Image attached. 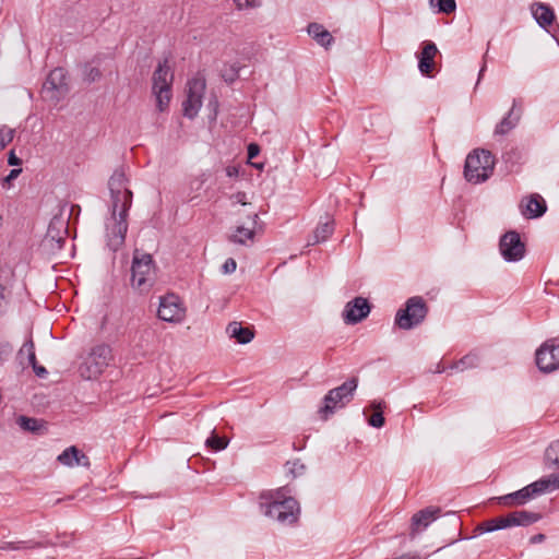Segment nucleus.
Masks as SVG:
<instances>
[{
	"mask_svg": "<svg viewBox=\"0 0 559 559\" xmlns=\"http://www.w3.org/2000/svg\"><path fill=\"white\" fill-rule=\"evenodd\" d=\"M284 490L263 491L259 497V508L262 514L280 524L293 525L299 518V503L295 498L286 497Z\"/></svg>",
	"mask_w": 559,
	"mask_h": 559,
	"instance_id": "f257e3e1",
	"label": "nucleus"
},
{
	"mask_svg": "<svg viewBox=\"0 0 559 559\" xmlns=\"http://www.w3.org/2000/svg\"><path fill=\"white\" fill-rule=\"evenodd\" d=\"M495 163L490 151L476 148L465 159L464 178L474 185L484 182L492 175Z\"/></svg>",
	"mask_w": 559,
	"mask_h": 559,
	"instance_id": "f03ea898",
	"label": "nucleus"
},
{
	"mask_svg": "<svg viewBox=\"0 0 559 559\" xmlns=\"http://www.w3.org/2000/svg\"><path fill=\"white\" fill-rule=\"evenodd\" d=\"M154 266L155 262L150 253H141L135 249L131 263V287L140 294L148 293L154 285L152 276Z\"/></svg>",
	"mask_w": 559,
	"mask_h": 559,
	"instance_id": "7ed1b4c3",
	"label": "nucleus"
},
{
	"mask_svg": "<svg viewBox=\"0 0 559 559\" xmlns=\"http://www.w3.org/2000/svg\"><path fill=\"white\" fill-rule=\"evenodd\" d=\"M358 386V378L352 377L341 385L330 390L322 400L318 413L322 417L333 415L335 411L345 407L354 397Z\"/></svg>",
	"mask_w": 559,
	"mask_h": 559,
	"instance_id": "20e7f679",
	"label": "nucleus"
},
{
	"mask_svg": "<svg viewBox=\"0 0 559 559\" xmlns=\"http://www.w3.org/2000/svg\"><path fill=\"white\" fill-rule=\"evenodd\" d=\"M428 310V305L421 296L411 297L404 307L397 310L394 323L401 330H412L424 322Z\"/></svg>",
	"mask_w": 559,
	"mask_h": 559,
	"instance_id": "39448f33",
	"label": "nucleus"
},
{
	"mask_svg": "<svg viewBox=\"0 0 559 559\" xmlns=\"http://www.w3.org/2000/svg\"><path fill=\"white\" fill-rule=\"evenodd\" d=\"M132 191H128L126 193L124 201L118 209V217L116 214L114 215V211L111 210V215L115 221L112 228L107 233V246L112 252H117L121 249L126 242V235L128 231V213L132 205Z\"/></svg>",
	"mask_w": 559,
	"mask_h": 559,
	"instance_id": "423d86ee",
	"label": "nucleus"
},
{
	"mask_svg": "<svg viewBox=\"0 0 559 559\" xmlns=\"http://www.w3.org/2000/svg\"><path fill=\"white\" fill-rule=\"evenodd\" d=\"M114 359L110 345L102 343L91 348L84 362L81 365V374L87 379L97 378L104 372Z\"/></svg>",
	"mask_w": 559,
	"mask_h": 559,
	"instance_id": "0eeeda50",
	"label": "nucleus"
},
{
	"mask_svg": "<svg viewBox=\"0 0 559 559\" xmlns=\"http://www.w3.org/2000/svg\"><path fill=\"white\" fill-rule=\"evenodd\" d=\"M167 62V59L159 62L152 78V90L156 97L157 108L160 112L168 108L171 99V83L174 74L170 72Z\"/></svg>",
	"mask_w": 559,
	"mask_h": 559,
	"instance_id": "6e6552de",
	"label": "nucleus"
},
{
	"mask_svg": "<svg viewBox=\"0 0 559 559\" xmlns=\"http://www.w3.org/2000/svg\"><path fill=\"white\" fill-rule=\"evenodd\" d=\"M539 371L550 373L559 369V336L546 340L535 353Z\"/></svg>",
	"mask_w": 559,
	"mask_h": 559,
	"instance_id": "1a4fd4ad",
	"label": "nucleus"
},
{
	"mask_svg": "<svg viewBox=\"0 0 559 559\" xmlns=\"http://www.w3.org/2000/svg\"><path fill=\"white\" fill-rule=\"evenodd\" d=\"M187 86V98L182 103V111L185 117L194 119L202 106L206 82L202 76H194L188 81Z\"/></svg>",
	"mask_w": 559,
	"mask_h": 559,
	"instance_id": "9d476101",
	"label": "nucleus"
},
{
	"mask_svg": "<svg viewBox=\"0 0 559 559\" xmlns=\"http://www.w3.org/2000/svg\"><path fill=\"white\" fill-rule=\"evenodd\" d=\"M69 92L68 72L61 67L52 69L43 85V93L51 102L58 103Z\"/></svg>",
	"mask_w": 559,
	"mask_h": 559,
	"instance_id": "9b49d317",
	"label": "nucleus"
},
{
	"mask_svg": "<svg viewBox=\"0 0 559 559\" xmlns=\"http://www.w3.org/2000/svg\"><path fill=\"white\" fill-rule=\"evenodd\" d=\"M499 251L506 262H518L525 255V243L516 230L504 233L499 240Z\"/></svg>",
	"mask_w": 559,
	"mask_h": 559,
	"instance_id": "f8f14e48",
	"label": "nucleus"
},
{
	"mask_svg": "<svg viewBox=\"0 0 559 559\" xmlns=\"http://www.w3.org/2000/svg\"><path fill=\"white\" fill-rule=\"evenodd\" d=\"M186 308L176 294H167L160 297L157 317L162 321L177 323L183 320Z\"/></svg>",
	"mask_w": 559,
	"mask_h": 559,
	"instance_id": "ddd939ff",
	"label": "nucleus"
},
{
	"mask_svg": "<svg viewBox=\"0 0 559 559\" xmlns=\"http://www.w3.org/2000/svg\"><path fill=\"white\" fill-rule=\"evenodd\" d=\"M68 235V222L61 217H53L49 225L47 233L44 238V243L51 251H60L67 239Z\"/></svg>",
	"mask_w": 559,
	"mask_h": 559,
	"instance_id": "4468645a",
	"label": "nucleus"
},
{
	"mask_svg": "<svg viewBox=\"0 0 559 559\" xmlns=\"http://www.w3.org/2000/svg\"><path fill=\"white\" fill-rule=\"evenodd\" d=\"M371 305L367 298L358 296L348 301L343 310L342 317L346 324H357L368 317Z\"/></svg>",
	"mask_w": 559,
	"mask_h": 559,
	"instance_id": "2eb2a0df",
	"label": "nucleus"
},
{
	"mask_svg": "<svg viewBox=\"0 0 559 559\" xmlns=\"http://www.w3.org/2000/svg\"><path fill=\"white\" fill-rule=\"evenodd\" d=\"M126 182L127 177L122 169H116L109 178L108 186L111 195V207L114 214L117 213L119 206L122 204V201H124L126 193L130 191L129 189L124 188Z\"/></svg>",
	"mask_w": 559,
	"mask_h": 559,
	"instance_id": "dca6fc26",
	"label": "nucleus"
},
{
	"mask_svg": "<svg viewBox=\"0 0 559 559\" xmlns=\"http://www.w3.org/2000/svg\"><path fill=\"white\" fill-rule=\"evenodd\" d=\"M522 116V104L519 99H513L512 107L508 114L497 123L493 135L503 136L513 130L520 122Z\"/></svg>",
	"mask_w": 559,
	"mask_h": 559,
	"instance_id": "f3484780",
	"label": "nucleus"
},
{
	"mask_svg": "<svg viewBox=\"0 0 559 559\" xmlns=\"http://www.w3.org/2000/svg\"><path fill=\"white\" fill-rule=\"evenodd\" d=\"M441 508L432 506L416 512L411 520V536L414 537L417 531H424L425 528H427L433 521H436L441 515Z\"/></svg>",
	"mask_w": 559,
	"mask_h": 559,
	"instance_id": "a211bd4d",
	"label": "nucleus"
},
{
	"mask_svg": "<svg viewBox=\"0 0 559 559\" xmlns=\"http://www.w3.org/2000/svg\"><path fill=\"white\" fill-rule=\"evenodd\" d=\"M437 53L438 48L433 41L426 40L423 43L421 51L417 55L418 70L423 75L432 76Z\"/></svg>",
	"mask_w": 559,
	"mask_h": 559,
	"instance_id": "6ab92c4d",
	"label": "nucleus"
},
{
	"mask_svg": "<svg viewBox=\"0 0 559 559\" xmlns=\"http://www.w3.org/2000/svg\"><path fill=\"white\" fill-rule=\"evenodd\" d=\"M57 462L67 467L84 466L90 467L88 456L78 447L71 445L64 449L58 456Z\"/></svg>",
	"mask_w": 559,
	"mask_h": 559,
	"instance_id": "aec40b11",
	"label": "nucleus"
},
{
	"mask_svg": "<svg viewBox=\"0 0 559 559\" xmlns=\"http://www.w3.org/2000/svg\"><path fill=\"white\" fill-rule=\"evenodd\" d=\"M531 12L536 23L546 32H550L556 19L552 8L543 2H534L531 5Z\"/></svg>",
	"mask_w": 559,
	"mask_h": 559,
	"instance_id": "412c9836",
	"label": "nucleus"
},
{
	"mask_svg": "<svg viewBox=\"0 0 559 559\" xmlns=\"http://www.w3.org/2000/svg\"><path fill=\"white\" fill-rule=\"evenodd\" d=\"M508 528L512 526L527 527L542 520L543 515L538 512L527 510H518L508 513L507 515Z\"/></svg>",
	"mask_w": 559,
	"mask_h": 559,
	"instance_id": "4be33fe9",
	"label": "nucleus"
},
{
	"mask_svg": "<svg viewBox=\"0 0 559 559\" xmlns=\"http://www.w3.org/2000/svg\"><path fill=\"white\" fill-rule=\"evenodd\" d=\"M128 340L134 346L144 348L148 345L154 336V332L146 324H138L136 326L129 328Z\"/></svg>",
	"mask_w": 559,
	"mask_h": 559,
	"instance_id": "5701e85b",
	"label": "nucleus"
},
{
	"mask_svg": "<svg viewBox=\"0 0 559 559\" xmlns=\"http://www.w3.org/2000/svg\"><path fill=\"white\" fill-rule=\"evenodd\" d=\"M547 211V204L542 195L534 193L527 198L525 209L522 210V214L526 218H538L543 216Z\"/></svg>",
	"mask_w": 559,
	"mask_h": 559,
	"instance_id": "b1692460",
	"label": "nucleus"
},
{
	"mask_svg": "<svg viewBox=\"0 0 559 559\" xmlns=\"http://www.w3.org/2000/svg\"><path fill=\"white\" fill-rule=\"evenodd\" d=\"M226 332L228 335L237 341L239 344H248L254 337V330L251 328H245L239 322H230Z\"/></svg>",
	"mask_w": 559,
	"mask_h": 559,
	"instance_id": "393cba45",
	"label": "nucleus"
},
{
	"mask_svg": "<svg viewBox=\"0 0 559 559\" xmlns=\"http://www.w3.org/2000/svg\"><path fill=\"white\" fill-rule=\"evenodd\" d=\"M502 162L508 171H518L523 164L524 154L519 147H510L502 153Z\"/></svg>",
	"mask_w": 559,
	"mask_h": 559,
	"instance_id": "a878e982",
	"label": "nucleus"
},
{
	"mask_svg": "<svg viewBox=\"0 0 559 559\" xmlns=\"http://www.w3.org/2000/svg\"><path fill=\"white\" fill-rule=\"evenodd\" d=\"M308 34L322 47L328 48L334 41L331 33L319 23H310L307 27Z\"/></svg>",
	"mask_w": 559,
	"mask_h": 559,
	"instance_id": "bb28decb",
	"label": "nucleus"
},
{
	"mask_svg": "<svg viewBox=\"0 0 559 559\" xmlns=\"http://www.w3.org/2000/svg\"><path fill=\"white\" fill-rule=\"evenodd\" d=\"M105 58L104 55H96L93 57L91 62H86L83 66V81L87 83H94L102 79L103 73L99 70L98 67H92V63L100 64L103 59Z\"/></svg>",
	"mask_w": 559,
	"mask_h": 559,
	"instance_id": "cd10ccee",
	"label": "nucleus"
},
{
	"mask_svg": "<svg viewBox=\"0 0 559 559\" xmlns=\"http://www.w3.org/2000/svg\"><path fill=\"white\" fill-rule=\"evenodd\" d=\"M499 503L504 506H523L530 499V493L527 492V489L523 487L520 490H516L514 492L501 496L497 498Z\"/></svg>",
	"mask_w": 559,
	"mask_h": 559,
	"instance_id": "c85d7f7f",
	"label": "nucleus"
},
{
	"mask_svg": "<svg viewBox=\"0 0 559 559\" xmlns=\"http://www.w3.org/2000/svg\"><path fill=\"white\" fill-rule=\"evenodd\" d=\"M508 528L507 516H497L487 521L481 522L477 525L476 531L479 534L491 533L499 530Z\"/></svg>",
	"mask_w": 559,
	"mask_h": 559,
	"instance_id": "c756f323",
	"label": "nucleus"
},
{
	"mask_svg": "<svg viewBox=\"0 0 559 559\" xmlns=\"http://www.w3.org/2000/svg\"><path fill=\"white\" fill-rule=\"evenodd\" d=\"M527 489V492L530 493V499H533L539 495H543L550 489H552L551 485V478L550 477H543L527 486H525Z\"/></svg>",
	"mask_w": 559,
	"mask_h": 559,
	"instance_id": "7c9ffc66",
	"label": "nucleus"
},
{
	"mask_svg": "<svg viewBox=\"0 0 559 559\" xmlns=\"http://www.w3.org/2000/svg\"><path fill=\"white\" fill-rule=\"evenodd\" d=\"M43 547H45L43 543L35 540L3 542L0 545V550H26Z\"/></svg>",
	"mask_w": 559,
	"mask_h": 559,
	"instance_id": "2f4dec72",
	"label": "nucleus"
},
{
	"mask_svg": "<svg viewBox=\"0 0 559 559\" xmlns=\"http://www.w3.org/2000/svg\"><path fill=\"white\" fill-rule=\"evenodd\" d=\"M334 231V221L328 219L320 223L313 231V243H320L328 240Z\"/></svg>",
	"mask_w": 559,
	"mask_h": 559,
	"instance_id": "473e14b6",
	"label": "nucleus"
},
{
	"mask_svg": "<svg viewBox=\"0 0 559 559\" xmlns=\"http://www.w3.org/2000/svg\"><path fill=\"white\" fill-rule=\"evenodd\" d=\"M479 365V357L476 353H468L463 356L461 359L450 365V369H456L460 371H464L466 369L476 368Z\"/></svg>",
	"mask_w": 559,
	"mask_h": 559,
	"instance_id": "72a5a7b5",
	"label": "nucleus"
},
{
	"mask_svg": "<svg viewBox=\"0 0 559 559\" xmlns=\"http://www.w3.org/2000/svg\"><path fill=\"white\" fill-rule=\"evenodd\" d=\"M205 445L212 452H219L227 448L228 439L216 433L215 429L212 430L210 437L205 440Z\"/></svg>",
	"mask_w": 559,
	"mask_h": 559,
	"instance_id": "f704fd0d",
	"label": "nucleus"
},
{
	"mask_svg": "<svg viewBox=\"0 0 559 559\" xmlns=\"http://www.w3.org/2000/svg\"><path fill=\"white\" fill-rule=\"evenodd\" d=\"M545 462L548 466H559V440L552 441L546 449Z\"/></svg>",
	"mask_w": 559,
	"mask_h": 559,
	"instance_id": "c9c22d12",
	"label": "nucleus"
},
{
	"mask_svg": "<svg viewBox=\"0 0 559 559\" xmlns=\"http://www.w3.org/2000/svg\"><path fill=\"white\" fill-rule=\"evenodd\" d=\"M254 230L239 226L236 229V234L230 236V241L238 245H246L247 240H252L254 238Z\"/></svg>",
	"mask_w": 559,
	"mask_h": 559,
	"instance_id": "e433bc0d",
	"label": "nucleus"
},
{
	"mask_svg": "<svg viewBox=\"0 0 559 559\" xmlns=\"http://www.w3.org/2000/svg\"><path fill=\"white\" fill-rule=\"evenodd\" d=\"M24 353H26V355H27L28 365L32 368L35 367L38 362H37L36 354H35V344H34V341L32 337H29L28 340L25 341V343L19 350V356L22 357Z\"/></svg>",
	"mask_w": 559,
	"mask_h": 559,
	"instance_id": "4c0bfd02",
	"label": "nucleus"
},
{
	"mask_svg": "<svg viewBox=\"0 0 559 559\" xmlns=\"http://www.w3.org/2000/svg\"><path fill=\"white\" fill-rule=\"evenodd\" d=\"M19 424L20 428L23 431H29L33 433H45L47 431L46 424L47 421H15Z\"/></svg>",
	"mask_w": 559,
	"mask_h": 559,
	"instance_id": "58836bf2",
	"label": "nucleus"
},
{
	"mask_svg": "<svg viewBox=\"0 0 559 559\" xmlns=\"http://www.w3.org/2000/svg\"><path fill=\"white\" fill-rule=\"evenodd\" d=\"M429 3L437 8L439 13L451 14L456 10L455 0H429Z\"/></svg>",
	"mask_w": 559,
	"mask_h": 559,
	"instance_id": "ea45409f",
	"label": "nucleus"
},
{
	"mask_svg": "<svg viewBox=\"0 0 559 559\" xmlns=\"http://www.w3.org/2000/svg\"><path fill=\"white\" fill-rule=\"evenodd\" d=\"M370 409L372 414L369 415L366 419H385V409L386 403L383 400H374L370 403Z\"/></svg>",
	"mask_w": 559,
	"mask_h": 559,
	"instance_id": "a19ab883",
	"label": "nucleus"
},
{
	"mask_svg": "<svg viewBox=\"0 0 559 559\" xmlns=\"http://www.w3.org/2000/svg\"><path fill=\"white\" fill-rule=\"evenodd\" d=\"M15 136V129L8 127L7 124L0 126V152L10 144Z\"/></svg>",
	"mask_w": 559,
	"mask_h": 559,
	"instance_id": "79ce46f5",
	"label": "nucleus"
},
{
	"mask_svg": "<svg viewBox=\"0 0 559 559\" xmlns=\"http://www.w3.org/2000/svg\"><path fill=\"white\" fill-rule=\"evenodd\" d=\"M286 466L288 467V472H289V474L293 475V477L302 475L306 469L305 464L298 459L294 460V461H288L286 463Z\"/></svg>",
	"mask_w": 559,
	"mask_h": 559,
	"instance_id": "37998d69",
	"label": "nucleus"
},
{
	"mask_svg": "<svg viewBox=\"0 0 559 559\" xmlns=\"http://www.w3.org/2000/svg\"><path fill=\"white\" fill-rule=\"evenodd\" d=\"M234 3L238 11L257 9L262 5L261 0H234Z\"/></svg>",
	"mask_w": 559,
	"mask_h": 559,
	"instance_id": "c03bdc74",
	"label": "nucleus"
},
{
	"mask_svg": "<svg viewBox=\"0 0 559 559\" xmlns=\"http://www.w3.org/2000/svg\"><path fill=\"white\" fill-rule=\"evenodd\" d=\"M218 107H219L218 99H217V97L215 95H213L209 99V103H207V108L210 109L209 119L211 121H215L216 120L217 115H218Z\"/></svg>",
	"mask_w": 559,
	"mask_h": 559,
	"instance_id": "a18cd8bd",
	"label": "nucleus"
},
{
	"mask_svg": "<svg viewBox=\"0 0 559 559\" xmlns=\"http://www.w3.org/2000/svg\"><path fill=\"white\" fill-rule=\"evenodd\" d=\"M22 173V168H13L10 173L2 179V187L10 188L11 181L16 179Z\"/></svg>",
	"mask_w": 559,
	"mask_h": 559,
	"instance_id": "49530a36",
	"label": "nucleus"
},
{
	"mask_svg": "<svg viewBox=\"0 0 559 559\" xmlns=\"http://www.w3.org/2000/svg\"><path fill=\"white\" fill-rule=\"evenodd\" d=\"M13 348L9 342H0V362L7 360Z\"/></svg>",
	"mask_w": 559,
	"mask_h": 559,
	"instance_id": "de8ad7c7",
	"label": "nucleus"
},
{
	"mask_svg": "<svg viewBox=\"0 0 559 559\" xmlns=\"http://www.w3.org/2000/svg\"><path fill=\"white\" fill-rule=\"evenodd\" d=\"M14 277V272L9 266H3L0 263V280H4L5 282H12Z\"/></svg>",
	"mask_w": 559,
	"mask_h": 559,
	"instance_id": "09e8293b",
	"label": "nucleus"
},
{
	"mask_svg": "<svg viewBox=\"0 0 559 559\" xmlns=\"http://www.w3.org/2000/svg\"><path fill=\"white\" fill-rule=\"evenodd\" d=\"M236 267H237L236 261L233 258H228L222 265V271L225 274H230V273L235 272Z\"/></svg>",
	"mask_w": 559,
	"mask_h": 559,
	"instance_id": "8fccbe9b",
	"label": "nucleus"
},
{
	"mask_svg": "<svg viewBox=\"0 0 559 559\" xmlns=\"http://www.w3.org/2000/svg\"><path fill=\"white\" fill-rule=\"evenodd\" d=\"M260 154V146L257 143H250L247 147L248 160L255 158Z\"/></svg>",
	"mask_w": 559,
	"mask_h": 559,
	"instance_id": "3c124183",
	"label": "nucleus"
},
{
	"mask_svg": "<svg viewBox=\"0 0 559 559\" xmlns=\"http://www.w3.org/2000/svg\"><path fill=\"white\" fill-rule=\"evenodd\" d=\"M8 164L10 166H21L22 159L16 156L14 150H11L8 154Z\"/></svg>",
	"mask_w": 559,
	"mask_h": 559,
	"instance_id": "603ef678",
	"label": "nucleus"
},
{
	"mask_svg": "<svg viewBox=\"0 0 559 559\" xmlns=\"http://www.w3.org/2000/svg\"><path fill=\"white\" fill-rule=\"evenodd\" d=\"M231 199H234L237 203H240L242 205L247 204V194L243 191H238L235 194L231 195Z\"/></svg>",
	"mask_w": 559,
	"mask_h": 559,
	"instance_id": "864d4df0",
	"label": "nucleus"
},
{
	"mask_svg": "<svg viewBox=\"0 0 559 559\" xmlns=\"http://www.w3.org/2000/svg\"><path fill=\"white\" fill-rule=\"evenodd\" d=\"M33 371L38 378H46L48 374L47 369L39 364H37L35 367H33Z\"/></svg>",
	"mask_w": 559,
	"mask_h": 559,
	"instance_id": "5fc2aeb1",
	"label": "nucleus"
},
{
	"mask_svg": "<svg viewBox=\"0 0 559 559\" xmlns=\"http://www.w3.org/2000/svg\"><path fill=\"white\" fill-rule=\"evenodd\" d=\"M239 166L230 165L226 167L225 171L228 177L234 178L239 176Z\"/></svg>",
	"mask_w": 559,
	"mask_h": 559,
	"instance_id": "6e6d98bb",
	"label": "nucleus"
},
{
	"mask_svg": "<svg viewBox=\"0 0 559 559\" xmlns=\"http://www.w3.org/2000/svg\"><path fill=\"white\" fill-rule=\"evenodd\" d=\"M10 282H5L4 280H0V300H5L8 297V287L7 284Z\"/></svg>",
	"mask_w": 559,
	"mask_h": 559,
	"instance_id": "4d7b16f0",
	"label": "nucleus"
},
{
	"mask_svg": "<svg viewBox=\"0 0 559 559\" xmlns=\"http://www.w3.org/2000/svg\"><path fill=\"white\" fill-rule=\"evenodd\" d=\"M545 539H546L545 534H543V533L535 534V535H533V536L530 538V544H532V545L540 544V543H543Z\"/></svg>",
	"mask_w": 559,
	"mask_h": 559,
	"instance_id": "13d9d810",
	"label": "nucleus"
},
{
	"mask_svg": "<svg viewBox=\"0 0 559 559\" xmlns=\"http://www.w3.org/2000/svg\"><path fill=\"white\" fill-rule=\"evenodd\" d=\"M552 38L557 41V44L559 45V25L557 24L556 26L552 24V27H550V32H548Z\"/></svg>",
	"mask_w": 559,
	"mask_h": 559,
	"instance_id": "bf43d9fd",
	"label": "nucleus"
},
{
	"mask_svg": "<svg viewBox=\"0 0 559 559\" xmlns=\"http://www.w3.org/2000/svg\"><path fill=\"white\" fill-rule=\"evenodd\" d=\"M551 478L552 489H559V473L549 476Z\"/></svg>",
	"mask_w": 559,
	"mask_h": 559,
	"instance_id": "052dcab7",
	"label": "nucleus"
},
{
	"mask_svg": "<svg viewBox=\"0 0 559 559\" xmlns=\"http://www.w3.org/2000/svg\"><path fill=\"white\" fill-rule=\"evenodd\" d=\"M370 427L373 428H382L385 424V421H367Z\"/></svg>",
	"mask_w": 559,
	"mask_h": 559,
	"instance_id": "680f3d73",
	"label": "nucleus"
},
{
	"mask_svg": "<svg viewBox=\"0 0 559 559\" xmlns=\"http://www.w3.org/2000/svg\"><path fill=\"white\" fill-rule=\"evenodd\" d=\"M485 70H486V63L484 62L483 67L479 70V73H478V80H477L476 86L479 84V81L483 78Z\"/></svg>",
	"mask_w": 559,
	"mask_h": 559,
	"instance_id": "e2e57ef3",
	"label": "nucleus"
},
{
	"mask_svg": "<svg viewBox=\"0 0 559 559\" xmlns=\"http://www.w3.org/2000/svg\"><path fill=\"white\" fill-rule=\"evenodd\" d=\"M447 369H448L447 367L442 366L441 364H438L435 372L443 373V372H445Z\"/></svg>",
	"mask_w": 559,
	"mask_h": 559,
	"instance_id": "0e129e2a",
	"label": "nucleus"
},
{
	"mask_svg": "<svg viewBox=\"0 0 559 559\" xmlns=\"http://www.w3.org/2000/svg\"><path fill=\"white\" fill-rule=\"evenodd\" d=\"M253 167L258 168V169H262L263 165L262 164H258V163H252L251 164Z\"/></svg>",
	"mask_w": 559,
	"mask_h": 559,
	"instance_id": "69168bd1",
	"label": "nucleus"
},
{
	"mask_svg": "<svg viewBox=\"0 0 559 559\" xmlns=\"http://www.w3.org/2000/svg\"><path fill=\"white\" fill-rule=\"evenodd\" d=\"M16 419H21V420H24V419H32L31 417H27L25 415H20Z\"/></svg>",
	"mask_w": 559,
	"mask_h": 559,
	"instance_id": "338daca9",
	"label": "nucleus"
},
{
	"mask_svg": "<svg viewBox=\"0 0 559 559\" xmlns=\"http://www.w3.org/2000/svg\"><path fill=\"white\" fill-rule=\"evenodd\" d=\"M258 218H259L258 214H254V215H253V221H254V223L257 222V219H258Z\"/></svg>",
	"mask_w": 559,
	"mask_h": 559,
	"instance_id": "774afa93",
	"label": "nucleus"
}]
</instances>
